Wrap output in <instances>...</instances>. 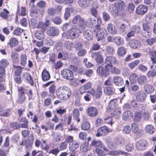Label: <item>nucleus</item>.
<instances>
[{
  "instance_id": "bb28decb",
  "label": "nucleus",
  "mask_w": 156,
  "mask_h": 156,
  "mask_svg": "<svg viewBox=\"0 0 156 156\" xmlns=\"http://www.w3.org/2000/svg\"><path fill=\"white\" fill-rule=\"evenodd\" d=\"M9 138L8 136H7L5 139V142L4 143L3 145V146L2 149L3 151H5L6 153L8 152L9 149Z\"/></svg>"
},
{
  "instance_id": "603ef678",
  "label": "nucleus",
  "mask_w": 156,
  "mask_h": 156,
  "mask_svg": "<svg viewBox=\"0 0 156 156\" xmlns=\"http://www.w3.org/2000/svg\"><path fill=\"white\" fill-rule=\"evenodd\" d=\"M13 67L15 70V73L17 75H20L22 72V70L23 69L22 67L20 66H16L13 65Z\"/></svg>"
},
{
  "instance_id": "774afa93",
  "label": "nucleus",
  "mask_w": 156,
  "mask_h": 156,
  "mask_svg": "<svg viewBox=\"0 0 156 156\" xmlns=\"http://www.w3.org/2000/svg\"><path fill=\"white\" fill-rule=\"evenodd\" d=\"M96 152L98 156H105V152L103 150L98 148L96 149Z\"/></svg>"
},
{
  "instance_id": "cd10ccee",
  "label": "nucleus",
  "mask_w": 156,
  "mask_h": 156,
  "mask_svg": "<svg viewBox=\"0 0 156 156\" xmlns=\"http://www.w3.org/2000/svg\"><path fill=\"white\" fill-rule=\"evenodd\" d=\"M145 92L147 94L153 93L154 91V88L153 86L149 84H146L144 87Z\"/></svg>"
},
{
  "instance_id": "f03ea898",
  "label": "nucleus",
  "mask_w": 156,
  "mask_h": 156,
  "mask_svg": "<svg viewBox=\"0 0 156 156\" xmlns=\"http://www.w3.org/2000/svg\"><path fill=\"white\" fill-rule=\"evenodd\" d=\"M82 29L80 27L78 28V27L74 26L67 32L62 33V36L67 39H73L79 37Z\"/></svg>"
},
{
  "instance_id": "473e14b6",
  "label": "nucleus",
  "mask_w": 156,
  "mask_h": 156,
  "mask_svg": "<svg viewBox=\"0 0 156 156\" xmlns=\"http://www.w3.org/2000/svg\"><path fill=\"white\" fill-rule=\"evenodd\" d=\"M114 43L118 46L122 45L124 44V39L120 36H115L114 37Z\"/></svg>"
},
{
  "instance_id": "6ab92c4d",
  "label": "nucleus",
  "mask_w": 156,
  "mask_h": 156,
  "mask_svg": "<svg viewBox=\"0 0 156 156\" xmlns=\"http://www.w3.org/2000/svg\"><path fill=\"white\" fill-rule=\"evenodd\" d=\"M129 44L130 47L134 49L139 48L141 45L140 41L134 39H130Z\"/></svg>"
},
{
  "instance_id": "052dcab7",
  "label": "nucleus",
  "mask_w": 156,
  "mask_h": 156,
  "mask_svg": "<svg viewBox=\"0 0 156 156\" xmlns=\"http://www.w3.org/2000/svg\"><path fill=\"white\" fill-rule=\"evenodd\" d=\"M121 114V111L120 108H118L114 111L113 115L117 118H119Z\"/></svg>"
},
{
  "instance_id": "c9c22d12",
  "label": "nucleus",
  "mask_w": 156,
  "mask_h": 156,
  "mask_svg": "<svg viewBox=\"0 0 156 156\" xmlns=\"http://www.w3.org/2000/svg\"><path fill=\"white\" fill-rule=\"evenodd\" d=\"M145 131L149 134H152L154 132L155 129L153 125H148L145 126Z\"/></svg>"
},
{
  "instance_id": "412c9836",
  "label": "nucleus",
  "mask_w": 156,
  "mask_h": 156,
  "mask_svg": "<svg viewBox=\"0 0 156 156\" xmlns=\"http://www.w3.org/2000/svg\"><path fill=\"white\" fill-rule=\"evenodd\" d=\"M58 30L57 28L51 27H50L47 31L48 34L53 36L58 35Z\"/></svg>"
},
{
  "instance_id": "58836bf2",
  "label": "nucleus",
  "mask_w": 156,
  "mask_h": 156,
  "mask_svg": "<svg viewBox=\"0 0 156 156\" xmlns=\"http://www.w3.org/2000/svg\"><path fill=\"white\" fill-rule=\"evenodd\" d=\"M118 105V99L117 98L111 100L109 103V108L111 109H114Z\"/></svg>"
},
{
  "instance_id": "20e7f679",
  "label": "nucleus",
  "mask_w": 156,
  "mask_h": 156,
  "mask_svg": "<svg viewBox=\"0 0 156 156\" xmlns=\"http://www.w3.org/2000/svg\"><path fill=\"white\" fill-rule=\"evenodd\" d=\"M62 77L65 79L72 80L74 78V74L72 71L67 69H65L61 71Z\"/></svg>"
},
{
  "instance_id": "b1692460",
  "label": "nucleus",
  "mask_w": 156,
  "mask_h": 156,
  "mask_svg": "<svg viewBox=\"0 0 156 156\" xmlns=\"http://www.w3.org/2000/svg\"><path fill=\"white\" fill-rule=\"evenodd\" d=\"M109 11L113 15H116L119 14L118 9L115 4H111L109 7Z\"/></svg>"
},
{
  "instance_id": "39448f33",
  "label": "nucleus",
  "mask_w": 156,
  "mask_h": 156,
  "mask_svg": "<svg viewBox=\"0 0 156 156\" xmlns=\"http://www.w3.org/2000/svg\"><path fill=\"white\" fill-rule=\"evenodd\" d=\"M62 9L61 5H58L54 8L52 7L49 8L47 11L48 14L50 16H54L55 15L60 14Z\"/></svg>"
},
{
  "instance_id": "4be33fe9",
  "label": "nucleus",
  "mask_w": 156,
  "mask_h": 156,
  "mask_svg": "<svg viewBox=\"0 0 156 156\" xmlns=\"http://www.w3.org/2000/svg\"><path fill=\"white\" fill-rule=\"evenodd\" d=\"M133 112L130 110H127L125 111L122 116L123 119L126 121L131 119L133 116Z\"/></svg>"
},
{
  "instance_id": "bf43d9fd",
  "label": "nucleus",
  "mask_w": 156,
  "mask_h": 156,
  "mask_svg": "<svg viewBox=\"0 0 156 156\" xmlns=\"http://www.w3.org/2000/svg\"><path fill=\"white\" fill-rule=\"evenodd\" d=\"M3 12L0 13V16L4 19H6L8 17V14H9V12L5 9H3Z\"/></svg>"
},
{
  "instance_id": "7c9ffc66",
  "label": "nucleus",
  "mask_w": 156,
  "mask_h": 156,
  "mask_svg": "<svg viewBox=\"0 0 156 156\" xmlns=\"http://www.w3.org/2000/svg\"><path fill=\"white\" fill-rule=\"evenodd\" d=\"M41 77L43 81H47L50 79V75L48 71L44 69L42 72Z\"/></svg>"
},
{
  "instance_id": "e2e57ef3",
  "label": "nucleus",
  "mask_w": 156,
  "mask_h": 156,
  "mask_svg": "<svg viewBox=\"0 0 156 156\" xmlns=\"http://www.w3.org/2000/svg\"><path fill=\"white\" fill-rule=\"evenodd\" d=\"M70 10L69 8H66L65 9L64 18L65 20H67L70 16Z\"/></svg>"
},
{
  "instance_id": "9d476101",
  "label": "nucleus",
  "mask_w": 156,
  "mask_h": 156,
  "mask_svg": "<svg viewBox=\"0 0 156 156\" xmlns=\"http://www.w3.org/2000/svg\"><path fill=\"white\" fill-rule=\"evenodd\" d=\"M115 4L117 5L119 14H124L125 12V4L121 0H117L115 1Z\"/></svg>"
},
{
  "instance_id": "f3484780",
  "label": "nucleus",
  "mask_w": 156,
  "mask_h": 156,
  "mask_svg": "<svg viewBox=\"0 0 156 156\" xmlns=\"http://www.w3.org/2000/svg\"><path fill=\"white\" fill-rule=\"evenodd\" d=\"M109 132L108 128L105 126L99 128L97 130L96 136L99 137L100 136H104L107 135Z\"/></svg>"
},
{
  "instance_id": "dca6fc26",
  "label": "nucleus",
  "mask_w": 156,
  "mask_h": 156,
  "mask_svg": "<svg viewBox=\"0 0 156 156\" xmlns=\"http://www.w3.org/2000/svg\"><path fill=\"white\" fill-rule=\"evenodd\" d=\"M107 32L112 35H115L117 33V29L115 26L112 23H108L107 26Z\"/></svg>"
},
{
  "instance_id": "6e6d98bb",
  "label": "nucleus",
  "mask_w": 156,
  "mask_h": 156,
  "mask_svg": "<svg viewBox=\"0 0 156 156\" xmlns=\"http://www.w3.org/2000/svg\"><path fill=\"white\" fill-rule=\"evenodd\" d=\"M9 64L8 61L5 59H2L0 61V67L3 68H6Z\"/></svg>"
},
{
  "instance_id": "f257e3e1",
  "label": "nucleus",
  "mask_w": 156,
  "mask_h": 156,
  "mask_svg": "<svg viewBox=\"0 0 156 156\" xmlns=\"http://www.w3.org/2000/svg\"><path fill=\"white\" fill-rule=\"evenodd\" d=\"M57 96L60 97L63 100L68 99L72 94L70 88L68 86H60L57 89L56 91Z\"/></svg>"
},
{
  "instance_id": "680f3d73",
  "label": "nucleus",
  "mask_w": 156,
  "mask_h": 156,
  "mask_svg": "<svg viewBox=\"0 0 156 156\" xmlns=\"http://www.w3.org/2000/svg\"><path fill=\"white\" fill-rule=\"evenodd\" d=\"M142 114L140 113H136L134 115L133 118L134 121L135 122H138L141 119Z\"/></svg>"
},
{
  "instance_id": "e433bc0d",
  "label": "nucleus",
  "mask_w": 156,
  "mask_h": 156,
  "mask_svg": "<svg viewBox=\"0 0 156 156\" xmlns=\"http://www.w3.org/2000/svg\"><path fill=\"white\" fill-rule=\"evenodd\" d=\"M126 52V48L123 47L119 48L117 51V55L119 57L123 56Z\"/></svg>"
},
{
  "instance_id": "f8f14e48",
  "label": "nucleus",
  "mask_w": 156,
  "mask_h": 156,
  "mask_svg": "<svg viewBox=\"0 0 156 156\" xmlns=\"http://www.w3.org/2000/svg\"><path fill=\"white\" fill-rule=\"evenodd\" d=\"M117 59L115 57L113 56H108L106 57L105 60V63L108 67L115 64L117 63Z\"/></svg>"
},
{
  "instance_id": "0eeeda50",
  "label": "nucleus",
  "mask_w": 156,
  "mask_h": 156,
  "mask_svg": "<svg viewBox=\"0 0 156 156\" xmlns=\"http://www.w3.org/2000/svg\"><path fill=\"white\" fill-rule=\"evenodd\" d=\"M72 22L73 24H77V27H78V28L80 27V29H82L83 26L85 23V21L84 19L81 16L78 15L74 17L72 20Z\"/></svg>"
},
{
  "instance_id": "37998d69",
  "label": "nucleus",
  "mask_w": 156,
  "mask_h": 156,
  "mask_svg": "<svg viewBox=\"0 0 156 156\" xmlns=\"http://www.w3.org/2000/svg\"><path fill=\"white\" fill-rule=\"evenodd\" d=\"M79 146V143L77 142H74L70 144H69V148L70 151H74Z\"/></svg>"
},
{
  "instance_id": "72a5a7b5",
  "label": "nucleus",
  "mask_w": 156,
  "mask_h": 156,
  "mask_svg": "<svg viewBox=\"0 0 156 156\" xmlns=\"http://www.w3.org/2000/svg\"><path fill=\"white\" fill-rule=\"evenodd\" d=\"M109 72L113 74L119 75L121 72V71L119 69L116 68L112 66L109 67Z\"/></svg>"
},
{
  "instance_id": "2f4dec72",
  "label": "nucleus",
  "mask_w": 156,
  "mask_h": 156,
  "mask_svg": "<svg viewBox=\"0 0 156 156\" xmlns=\"http://www.w3.org/2000/svg\"><path fill=\"white\" fill-rule=\"evenodd\" d=\"M19 62L20 65L23 66H25L27 64V56L25 54H22L20 57Z\"/></svg>"
},
{
  "instance_id": "79ce46f5",
  "label": "nucleus",
  "mask_w": 156,
  "mask_h": 156,
  "mask_svg": "<svg viewBox=\"0 0 156 156\" xmlns=\"http://www.w3.org/2000/svg\"><path fill=\"white\" fill-rule=\"evenodd\" d=\"M52 136L54 140L56 142H59L61 140L62 137L61 134L59 132H52Z\"/></svg>"
},
{
  "instance_id": "aec40b11",
  "label": "nucleus",
  "mask_w": 156,
  "mask_h": 156,
  "mask_svg": "<svg viewBox=\"0 0 156 156\" xmlns=\"http://www.w3.org/2000/svg\"><path fill=\"white\" fill-rule=\"evenodd\" d=\"M98 112L96 108L94 107H90L87 110V114L90 117H94L98 114Z\"/></svg>"
},
{
  "instance_id": "2eb2a0df",
  "label": "nucleus",
  "mask_w": 156,
  "mask_h": 156,
  "mask_svg": "<svg viewBox=\"0 0 156 156\" xmlns=\"http://www.w3.org/2000/svg\"><path fill=\"white\" fill-rule=\"evenodd\" d=\"M147 143L145 140L138 141L136 144V148L140 151L144 150L147 148Z\"/></svg>"
},
{
  "instance_id": "6e6552de",
  "label": "nucleus",
  "mask_w": 156,
  "mask_h": 156,
  "mask_svg": "<svg viewBox=\"0 0 156 156\" xmlns=\"http://www.w3.org/2000/svg\"><path fill=\"white\" fill-rule=\"evenodd\" d=\"M88 92L91 94L93 97L96 99L99 98L102 94V90L101 87L99 86L96 90L93 88L91 90L89 91Z\"/></svg>"
},
{
  "instance_id": "ea45409f",
  "label": "nucleus",
  "mask_w": 156,
  "mask_h": 156,
  "mask_svg": "<svg viewBox=\"0 0 156 156\" xmlns=\"http://www.w3.org/2000/svg\"><path fill=\"white\" fill-rule=\"evenodd\" d=\"M90 149V147L89 145L88 142H85L83 143L80 146V150L83 152L89 151Z\"/></svg>"
},
{
  "instance_id": "a878e982",
  "label": "nucleus",
  "mask_w": 156,
  "mask_h": 156,
  "mask_svg": "<svg viewBox=\"0 0 156 156\" xmlns=\"http://www.w3.org/2000/svg\"><path fill=\"white\" fill-rule=\"evenodd\" d=\"M114 84L116 86H120L123 83V78L120 76H114L113 78Z\"/></svg>"
},
{
  "instance_id": "13d9d810",
  "label": "nucleus",
  "mask_w": 156,
  "mask_h": 156,
  "mask_svg": "<svg viewBox=\"0 0 156 156\" xmlns=\"http://www.w3.org/2000/svg\"><path fill=\"white\" fill-rule=\"evenodd\" d=\"M90 128V124L88 121H85L81 126L82 129L84 130H87Z\"/></svg>"
},
{
  "instance_id": "ddd939ff",
  "label": "nucleus",
  "mask_w": 156,
  "mask_h": 156,
  "mask_svg": "<svg viewBox=\"0 0 156 156\" xmlns=\"http://www.w3.org/2000/svg\"><path fill=\"white\" fill-rule=\"evenodd\" d=\"M24 90L25 89L22 87H20L18 89L19 97L17 101L20 104L24 103L26 100Z\"/></svg>"
},
{
  "instance_id": "864d4df0",
  "label": "nucleus",
  "mask_w": 156,
  "mask_h": 156,
  "mask_svg": "<svg viewBox=\"0 0 156 156\" xmlns=\"http://www.w3.org/2000/svg\"><path fill=\"white\" fill-rule=\"evenodd\" d=\"M140 61L139 60H136L128 64V66L131 69L134 68L135 67L139 64Z\"/></svg>"
},
{
  "instance_id": "f704fd0d",
  "label": "nucleus",
  "mask_w": 156,
  "mask_h": 156,
  "mask_svg": "<svg viewBox=\"0 0 156 156\" xmlns=\"http://www.w3.org/2000/svg\"><path fill=\"white\" fill-rule=\"evenodd\" d=\"M110 154L111 155L114 156L118 155L120 154L127 156H128L129 155V153L125 152L122 151L120 150H116L111 151Z\"/></svg>"
},
{
  "instance_id": "49530a36",
  "label": "nucleus",
  "mask_w": 156,
  "mask_h": 156,
  "mask_svg": "<svg viewBox=\"0 0 156 156\" xmlns=\"http://www.w3.org/2000/svg\"><path fill=\"white\" fill-rule=\"evenodd\" d=\"M91 145L96 148H101L103 147V144L101 141L94 140L92 141Z\"/></svg>"
},
{
  "instance_id": "0e129e2a",
  "label": "nucleus",
  "mask_w": 156,
  "mask_h": 156,
  "mask_svg": "<svg viewBox=\"0 0 156 156\" xmlns=\"http://www.w3.org/2000/svg\"><path fill=\"white\" fill-rule=\"evenodd\" d=\"M148 77H153L156 76V67H155L151 71H149L147 73Z\"/></svg>"
},
{
  "instance_id": "c85d7f7f",
  "label": "nucleus",
  "mask_w": 156,
  "mask_h": 156,
  "mask_svg": "<svg viewBox=\"0 0 156 156\" xmlns=\"http://www.w3.org/2000/svg\"><path fill=\"white\" fill-rule=\"evenodd\" d=\"M23 76L26 82L30 84L32 83V78L29 73L27 72L23 73Z\"/></svg>"
},
{
  "instance_id": "c756f323",
  "label": "nucleus",
  "mask_w": 156,
  "mask_h": 156,
  "mask_svg": "<svg viewBox=\"0 0 156 156\" xmlns=\"http://www.w3.org/2000/svg\"><path fill=\"white\" fill-rule=\"evenodd\" d=\"M93 36L92 31L90 30H87L85 31L84 33V37L87 40H91L93 38Z\"/></svg>"
},
{
  "instance_id": "de8ad7c7",
  "label": "nucleus",
  "mask_w": 156,
  "mask_h": 156,
  "mask_svg": "<svg viewBox=\"0 0 156 156\" xmlns=\"http://www.w3.org/2000/svg\"><path fill=\"white\" fill-rule=\"evenodd\" d=\"M11 57L12 59V61L14 64L18 63L19 62V55L17 53H12L11 55Z\"/></svg>"
},
{
  "instance_id": "393cba45",
  "label": "nucleus",
  "mask_w": 156,
  "mask_h": 156,
  "mask_svg": "<svg viewBox=\"0 0 156 156\" xmlns=\"http://www.w3.org/2000/svg\"><path fill=\"white\" fill-rule=\"evenodd\" d=\"M97 21L94 19L92 18H88L86 21V24L89 27H93L96 25Z\"/></svg>"
},
{
  "instance_id": "7ed1b4c3",
  "label": "nucleus",
  "mask_w": 156,
  "mask_h": 156,
  "mask_svg": "<svg viewBox=\"0 0 156 156\" xmlns=\"http://www.w3.org/2000/svg\"><path fill=\"white\" fill-rule=\"evenodd\" d=\"M96 28V29L94 31L95 32L97 40L99 41L101 39L104 38V36L106 32V31L104 28L100 27L99 25H97Z\"/></svg>"
},
{
  "instance_id": "1a4fd4ad",
  "label": "nucleus",
  "mask_w": 156,
  "mask_h": 156,
  "mask_svg": "<svg viewBox=\"0 0 156 156\" xmlns=\"http://www.w3.org/2000/svg\"><path fill=\"white\" fill-rule=\"evenodd\" d=\"M141 34L142 36L145 38H149L152 35L151 30L147 25L143 24Z\"/></svg>"
},
{
  "instance_id": "a19ab883",
  "label": "nucleus",
  "mask_w": 156,
  "mask_h": 156,
  "mask_svg": "<svg viewBox=\"0 0 156 156\" xmlns=\"http://www.w3.org/2000/svg\"><path fill=\"white\" fill-rule=\"evenodd\" d=\"M89 0H78V3L82 8H85L89 5Z\"/></svg>"
},
{
  "instance_id": "5701e85b",
  "label": "nucleus",
  "mask_w": 156,
  "mask_h": 156,
  "mask_svg": "<svg viewBox=\"0 0 156 156\" xmlns=\"http://www.w3.org/2000/svg\"><path fill=\"white\" fill-rule=\"evenodd\" d=\"M130 27V23L128 21H124L122 23L120 26V29L123 32H126L127 30Z\"/></svg>"
},
{
  "instance_id": "5fc2aeb1",
  "label": "nucleus",
  "mask_w": 156,
  "mask_h": 156,
  "mask_svg": "<svg viewBox=\"0 0 156 156\" xmlns=\"http://www.w3.org/2000/svg\"><path fill=\"white\" fill-rule=\"evenodd\" d=\"M18 42L15 38H11L10 40V42L8 43L9 44L10 47H13L17 45Z\"/></svg>"
},
{
  "instance_id": "9b49d317",
  "label": "nucleus",
  "mask_w": 156,
  "mask_h": 156,
  "mask_svg": "<svg viewBox=\"0 0 156 156\" xmlns=\"http://www.w3.org/2000/svg\"><path fill=\"white\" fill-rule=\"evenodd\" d=\"M91 57L95 58L96 62L99 64H102L104 61V58L101 52L97 51L92 53Z\"/></svg>"
},
{
  "instance_id": "4468645a",
  "label": "nucleus",
  "mask_w": 156,
  "mask_h": 156,
  "mask_svg": "<svg viewBox=\"0 0 156 156\" xmlns=\"http://www.w3.org/2000/svg\"><path fill=\"white\" fill-rule=\"evenodd\" d=\"M148 9V8L147 6L142 5H139L136 9V13L138 15H143L146 13Z\"/></svg>"
},
{
  "instance_id": "4d7b16f0",
  "label": "nucleus",
  "mask_w": 156,
  "mask_h": 156,
  "mask_svg": "<svg viewBox=\"0 0 156 156\" xmlns=\"http://www.w3.org/2000/svg\"><path fill=\"white\" fill-rule=\"evenodd\" d=\"M134 149V145L131 143L127 144L125 147V150L127 151L131 152L133 151Z\"/></svg>"
},
{
  "instance_id": "423d86ee",
  "label": "nucleus",
  "mask_w": 156,
  "mask_h": 156,
  "mask_svg": "<svg viewBox=\"0 0 156 156\" xmlns=\"http://www.w3.org/2000/svg\"><path fill=\"white\" fill-rule=\"evenodd\" d=\"M109 67L106 65L105 67L102 66H100L97 68V73L100 76L106 77L109 74Z\"/></svg>"
},
{
  "instance_id": "3c124183",
  "label": "nucleus",
  "mask_w": 156,
  "mask_h": 156,
  "mask_svg": "<svg viewBox=\"0 0 156 156\" xmlns=\"http://www.w3.org/2000/svg\"><path fill=\"white\" fill-rule=\"evenodd\" d=\"M35 36V37L39 40H41L44 38V32L41 31H36Z\"/></svg>"
},
{
  "instance_id": "69168bd1",
  "label": "nucleus",
  "mask_w": 156,
  "mask_h": 156,
  "mask_svg": "<svg viewBox=\"0 0 156 156\" xmlns=\"http://www.w3.org/2000/svg\"><path fill=\"white\" fill-rule=\"evenodd\" d=\"M132 131L134 133H137L139 130L138 125L135 123H132L131 124Z\"/></svg>"
},
{
  "instance_id": "4c0bfd02",
  "label": "nucleus",
  "mask_w": 156,
  "mask_h": 156,
  "mask_svg": "<svg viewBox=\"0 0 156 156\" xmlns=\"http://www.w3.org/2000/svg\"><path fill=\"white\" fill-rule=\"evenodd\" d=\"M138 83L140 85H143L147 82V78L145 76L141 75L138 78Z\"/></svg>"
},
{
  "instance_id": "338daca9",
  "label": "nucleus",
  "mask_w": 156,
  "mask_h": 156,
  "mask_svg": "<svg viewBox=\"0 0 156 156\" xmlns=\"http://www.w3.org/2000/svg\"><path fill=\"white\" fill-rule=\"evenodd\" d=\"M98 8V7L96 6V7H93L91 9L90 12L92 15L96 17L98 15V11L97 9Z\"/></svg>"
},
{
  "instance_id": "c03bdc74",
  "label": "nucleus",
  "mask_w": 156,
  "mask_h": 156,
  "mask_svg": "<svg viewBox=\"0 0 156 156\" xmlns=\"http://www.w3.org/2000/svg\"><path fill=\"white\" fill-rule=\"evenodd\" d=\"M68 54L66 52H65L62 51L58 52V58L63 60H65L68 58Z\"/></svg>"
},
{
  "instance_id": "8fccbe9b",
  "label": "nucleus",
  "mask_w": 156,
  "mask_h": 156,
  "mask_svg": "<svg viewBox=\"0 0 156 156\" xmlns=\"http://www.w3.org/2000/svg\"><path fill=\"white\" fill-rule=\"evenodd\" d=\"M104 93L106 95H110L113 93V89L110 86L105 87L104 88Z\"/></svg>"
},
{
  "instance_id": "09e8293b",
  "label": "nucleus",
  "mask_w": 156,
  "mask_h": 156,
  "mask_svg": "<svg viewBox=\"0 0 156 156\" xmlns=\"http://www.w3.org/2000/svg\"><path fill=\"white\" fill-rule=\"evenodd\" d=\"M64 45L65 48L68 50H71L73 46V42L69 41H65Z\"/></svg>"
},
{
  "instance_id": "a18cd8bd",
  "label": "nucleus",
  "mask_w": 156,
  "mask_h": 156,
  "mask_svg": "<svg viewBox=\"0 0 156 156\" xmlns=\"http://www.w3.org/2000/svg\"><path fill=\"white\" fill-rule=\"evenodd\" d=\"M138 78L136 73H132L129 76V79L130 82L132 83H135L137 81Z\"/></svg>"
},
{
  "instance_id": "a211bd4d",
  "label": "nucleus",
  "mask_w": 156,
  "mask_h": 156,
  "mask_svg": "<svg viewBox=\"0 0 156 156\" xmlns=\"http://www.w3.org/2000/svg\"><path fill=\"white\" fill-rule=\"evenodd\" d=\"M146 94L143 91H139L137 92L136 95V99L140 102H144L147 97Z\"/></svg>"
}]
</instances>
